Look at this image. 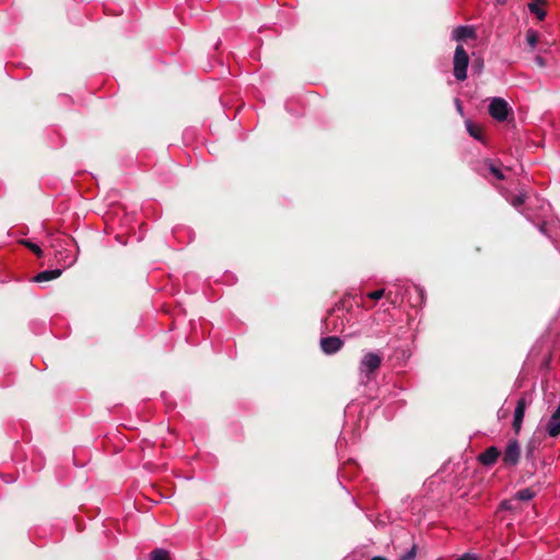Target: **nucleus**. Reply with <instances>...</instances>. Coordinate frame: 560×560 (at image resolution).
<instances>
[{
    "mask_svg": "<svg viewBox=\"0 0 560 560\" xmlns=\"http://www.w3.org/2000/svg\"><path fill=\"white\" fill-rule=\"evenodd\" d=\"M477 33L474 26H458L453 31V38L457 42L476 39Z\"/></svg>",
    "mask_w": 560,
    "mask_h": 560,
    "instance_id": "nucleus-8",
    "label": "nucleus"
},
{
    "mask_svg": "<svg viewBox=\"0 0 560 560\" xmlns=\"http://www.w3.org/2000/svg\"><path fill=\"white\" fill-rule=\"evenodd\" d=\"M501 508H502L503 510H511V509H512L510 501H503V502L501 503Z\"/></svg>",
    "mask_w": 560,
    "mask_h": 560,
    "instance_id": "nucleus-23",
    "label": "nucleus"
},
{
    "mask_svg": "<svg viewBox=\"0 0 560 560\" xmlns=\"http://www.w3.org/2000/svg\"><path fill=\"white\" fill-rule=\"evenodd\" d=\"M469 63V57L462 45H458L454 52L453 65H454V77L458 81H464L467 78V67Z\"/></svg>",
    "mask_w": 560,
    "mask_h": 560,
    "instance_id": "nucleus-1",
    "label": "nucleus"
},
{
    "mask_svg": "<svg viewBox=\"0 0 560 560\" xmlns=\"http://www.w3.org/2000/svg\"><path fill=\"white\" fill-rule=\"evenodd\" d=\"M472 67H478L479 69H481V68H482V61H481V60H480V61H479V60H476V61L474 62V66H472Z\"/></svg>",
    "mask_w": 560,
    "mask_h": 560,
    "instance_id": "nucleus-24",
    "label": "nucleus"
},
{
    "mask_svg": "<svg viewBox=\"0 0 560 560\" xmlns=\"http://www.w3.org/2000/svg\"><path fill=\"white\" fill-rule=\"evenodd\" d=\"M510 113L511 107L505 100L501 97H493L491 100L489 105V114L493 119L498 121H505Z\"/></svg>",
    "mask_w": 560,
    "mask_h": 560,
    "instance_id": "nucleus-2",
    "label": "nucleus"
},
{
    "mask_svg": "<svg viewBox=\"0 0 560 560\" xmlns=\"http://www.w3.org/2000/svg\"><path fill=\"white\" fill-rule=\"evenodd\" d=\"M478 172L486 178H488V174H491L499 180L504 179L502 171L490 160H486Z\"/></svg>",
    "mask_w": 560,
    "mask_h": 560,
    "instance_id": "nucleus-9",
    "label": "nucleus"
},
{
    "mask_svg": "<svg viewBox=\"0 0 560 560\" xmlns=\"http://www.w3.org/2000/svg\"><path fill=\"white\" fill-rule=\"evenodd\" d=\"M384 295H385V290L384 289H380V290H375L373 292H370L368 294V298L371 299V300L377 301V300L382 299Z\"/></svg>",
    "mask_w": 560,
    "mask_h": 560,
    "instance_id": "nucleus-20",
    "label": "nucleus"
},
{
    "mask_svg": "<svg viewBox=\"0 0 560 560\" xmlns=\"http://www.w3.org/2000/svg\"><path fill=\"white\" fill-rule=\"evenodd\" d=\"M371 560H387V559L384 557H381V556H376V557H373Z\"/></svg>",
    "mask_w": 560,
    "mask_h": 560,
    "instance_id": "nucleus-25",
    "label": "nucleus"
},
{
    "mask_svg": "<svg viewBox=\"0 0 560 560\" xmlns=\"http://www.w3.org/2000/svg\"><path fill=\"white\" fill-rule=\"evenodd\" d=\"M21 244L24 245L25 247L30 248L37 257L43 256V250L40 249V247L37 244H35L28 240H22Z\"/></svg>",
    "mask_w": 560,
    "mask_h": 560,
    "instance_id": "nucleus-17",
    "label": "nucleus"
},
{
    "mask_svg": "<svg viewBox=\"0 0 560 560\" xmlns=\"http://www.w3.org/2000/svg\"><path fill=\"white\" fill-rule=\"evenodd\" d=\"M544 3L542 0H534L528 4L529 11L537 16L538 20H544L546 16V11L540 8L538 3Z\"/></svg>",
    "mask_w": 560,
    "mask_h": 560,
    "instance_id": "nucleus-14",
    "label": "nucleus"
},
{
    "mask_svg": "<svg viewBox=\"0 0 560 560\" xmlns=\"http://www.w3.org/2000/svg\"><path fill=\"white\" fill-rule=\"evenodd\" d=\"M526 200V194H518V195H515L513 197H511V205L514 207V208H520Z\"/></svg>",
    "mask_w": 560,
    "mask_h": 560,
    "instance_id": "nucleus-18",
    "label": "nucleus"
},
{
    "mask_svg": "<svg viewBox=\"0 0 560 560\" xmlns=\"http://www.w3.org/2000/svg\"><path fill=\"white\" fill-rule=\"evenodd\" d=\"M526 42L529 45L530 49H534L539 42V35L534 30H528L526 32Z\"/></svg>",
    "mask_w": 560,
    "mask_h": 560,
    "instance_id": "nucleus-15",
    "label": "nucleus"
},
{
    "mask_svg": "<svg viewBox=\"0 0 560 560\" xmlns=\"http://www.w3.org/2000/svg\"><path fill=\"white\" fill-rule=\"evenodd\" d=\"M466 129L468 131V133L476 140L478 141H481L483 142V130H482V127L477 125V124H474L472 121L470 120H467L466 121Z\"/></svg>",
    "mask_w": 560,
    "mask_h": 560,
    "instance_id": "nucleus-13",
    "label": "nucleus"
},
{
    "mask_svg": "<svg viewBox=\"0 0 560 560\" xmlns=\"http://www.w3.org/2000/svg\"><path fill=\"white\" fill-rule=\"evenodd\" d=\"M456 560H477V557L475 555H472V553H464L463 556H460Z\"/></svg>",
    "mask_w": 560,
    "mask_h": 560,
    "instance_id": "nucleus-22",
    "label": "nucleus"
},
{
    "mask_svg": "<svg viewBox=\"0 0 560 560\" xmlns=\"http://www.w3.org/2000/svg\"><path fill=\"white\" fill-rule=\"evenodd\" d=\"M343 346V341L337 336H329L320 339V349L326 354L338 352Z\"/></svg>",
    "mask_w": 560,
    "mask_h": 560,
    "instance_id": "nucleus-5",
    "label": "nucleus"
},
{
    "mask_svg": "<svg viewBox=\"0 0 560 560\" xmlns=\"http://www.w3.org/2000/svg\"><path fill=\"white\" fill-rule=\"evenodd\" d=\"M381 363H382V357L380 354L374 353V352H369L363 357V359L361 361V368L366 373V375H370V374L374 373L376 370H378V368L381 366Z\"/></svg>",
    "mask_w": 560,
    "mask_h": 560,
    "instance_id": "nucleus-4",
    "label": "nucleus"
},
{
    "mask_svg": "<svg viewBox=\"0 0 560 560\" xmlns=\"http://www.w3.org/2000/svg\"><path fill=\"white\" fill-rule=\"evenodd\" d=\"M61 269L44 270L34 277L35 282H46L57 279L61 276Z\"/></svg>",
    "mask_w": 560,
    "mask_h": 560,
    "instance_id": "nucleus-11",
    "label": "nucleus"
},
{
    "mask_svg": "<svg viewBox=\"0 0 560 560\" xmlns=\"http://www.w3.org/2000/svg\"><path fill=\"white\" fill-rule=\"evenodd\" d=\"M536 448H537V442L534 440L529 441L528 444L526 445V458L527 459L534 458Z\"/></svg>",
    "mask_w": 560,
    "mask_h": 560,
    "instance_id": "nucleus-19",
    "label": "nucleus"
},
{
    "mask_svg": "<svg viewBox=\"0 0 560 560\" xmlns=\"http://www.w3.org/2000/svg\"><path fill=\"white\" fill-rule=\"evenodd\" d=\"M539 490V486H532L517 491L514 498L520 501H529L538 493Z\"/></svg>",
    "mask_w": 560,
    "mask_h": 560,
    "instance_id": "nucleus-10",
    "label": "nucleus"
},
{
    "mask_svg": "<svg viewBox=\"0 0 560 560\" xmlns=\"http://www.w3.org/2000/svg\"><path fill=\"white\" fill-rule=\"evenodd\" d=\"M521 458V446L516 439L510 440L503 453V464L514 467Z\"/></svg>",
    "mask_w": 560,
    "mask_h": 560,
    "instance_id": "nucleus-3",
    "label": "nucleus"
},
{
    "mask_svg": "<svg viewBox=\"0 0 560 560\" xmlns=\"http://www.w3.org/2000/svg\"><path fill=\"white\" fill-rule=\"evenodd\" d=\"M150 557L151 560H170V553L165 549H154Z\"/></svg>",
    "mask_w": 560,
    "mask_h": 560,
    "instance_id": "nucleus-16",
    "label": "nucleus"
},
{
    "mask_svg": "<svg viewBox=\"0 0 560 560\" xmlns=\"http://www.w3.org/2000/svg\"><path fill=\"white\" fill-rule=\"evenodd\" d=\"M534 61L540 68H544L546 66V60L541 56H536Z\"/></svg>",
    "mask_w": 560,
    "mask_h": 560,
    "instance_id": "nucleus-21",
    "label": "nucleus"
},
{
    "mask_svg": "<svg viewBox=\"0 0 560 560\" xmlns=\"http://www.w3.org/2000/svg\"><path fill=\"white\" fill-rule=\"evenodd\" d=\"M549 436L551 438H556L558 435H560V416L557 415V413H553L548 423H547V428H546Z\"/></svg>",
    "mask_w": 560,
    "mask_h": 560,
    "instance_id": "nucleus-12",
    "label": "nucleus"
},
{
    "mask_svg": "<svg viewBox=\"0 0 560 560\" xmlns=\"http://www.w3.org/2000/svg\"><path fill=\"white\" fill-rule=\"evenodd\" d=\"M527 407V401L524 397L520 398L516 402V407L514 410V419H513V430L515 434H518L522 429V423L524 420L525 411Z\"/></svg>",
    "mask_w": 560,
    "mask_h": 560,
    "instance_id": "nucleus-6",
    "label": "nucleus"
},
{
    "mask_svg": "<svg viewBox=\"0 0 560 560\" xmlns=\"http://www.w3.org/2000/svg\"><path fill=\"white\" fill-rule=\"evenodd\" d=\"M500 454H501L500 451L495 446H490V447L486 448L485 452L479 454L478 460L483 466H492L493 464L497 463Z\"/></svg>",
    "mask_w": 560,
    "mask_h": 560,
    "instance_id": "nucleus-7",
    "label": "nucleus"
}]
</instances>
